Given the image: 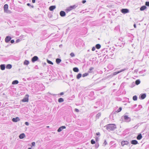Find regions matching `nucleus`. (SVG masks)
Instances as JSON below:
<instances>
[{
    "mask_svg": "<svg viewBox=\"0 0 149 149\" xmlns=\"http://www.w3.org/2000/svg\"><path fill=\"white\" fill-rule=\"evenodd\" d=\"M95 47H96V48L97 49H99L101 48V46L100 44H97L96 45Z\"/></svg>",
    "mask_w": 149,
    "mask_h": 149,
    "instance_id": "25",
    "label": "nucleus"
},
{
    "mask_svg": "<svg viewBox=\"0 0 149 149\" xmlns=\"http://www.w3.org/2000/svg\"><path fill=\"white\" fill-rule=\"evenodd\" d=\"M146 8V6H141L140 8V10L143 11Z\"/></svg>",
    "mask_w": 149,
    "mask_h": 149,
    "instance_id": "16",
    "label": "nucleus"
},
{
    "mask_svg": "<svg viewBox=\"0 0 149 149\" xmlns=\"http://www.w3.org/2000/svg\"><path fill=\"white\" fill-rule=\"evenodd\" d=\"M61 94V95H62L63 94H62V93H61V94Z\"/></svg>",
    "mask_w": 149,
    "mask_h": 149,
    "instance_id": "51",
    "label": "nucleus"
},
{
    "mask_svg": "<svg viewBox=\"0 0 149 149\" xmlns=\"http://www.w3.org/2000/svg\"><path fill=\"white\" fill-rule=\"evenodd\" d=\"M129 142L127 141H123L121 142V145L122 146H124L125 145H127L128 144Z\"/></svg>",
    "mask_w": 149,
    "mask_h": 149,
    "instance_id": "4",
    "label": "nucleus"
},
{
    "mask_svg": "<svg viewBox=\"0 0 149 149\" xmlns=\"http://www.w3.org/2000/svg\"><path fill=\"white\" fill-rule=\"evenodd\" d=\"M95 141L93 139H92L91 141V143L92 144H93L95 143Z\"/></svg>",
    "mask_w": 149,
    "mask_h": 149,
    "instance_id": "33",
    "label": "nucleus"
},
{
    "mask_svg": "<svg viewBox=\"0 0 149 149\" xmlns=\"http://www.w3.org/2000/svg\"><path fill=\"white\" fill-rule=\"evenodd\" d=\"M28 149H32L31 148H29Z\"/></svg>",
    "mask_w": 149,
    "mask_h": 149,
    "instance_id": "50",
    "label": "nucleus"
},
{
    "mask_svg": "<svg viewBox=\"0 0 149 149\" xmlns=\"http://www.w3.org/2000/svg\"><path fill=\"white\" fill-rule=\"evenodd\" d=\"M11 68L12 65L10 64H8L6 65V68L8 69H10Z\"/></svg>",
    "mask_w": 149,
    "mask_h": 149,
    "instance_id": "21",
    "label": "nucleus"
},
{
    "mask_svg": "<svg viewBox=\"0 0 149 149\" xmlns=\"http://www.w3.org/2000/svg\"><path fill=\"white\" fill-rule=\"evenodd\" d=\"M47 127L49 128V126H47Z\"/></svg>",
    "mask_w": 149,
    "mask_h": 149,
    "instance_id": "49",
    "label": "nucleus"
},
{
    "mask_svg": "<svg viewBox=\"0 0 149 149\" xmlns=\"http://www.w3.org/2000/svg\"><path fill=\"white\" fill-rule=\"evenodd\" d=\"M141 82L140 80L139 79H137L135 81V84L136 85L139 84Z\"/></svg>",
    "mask_w": 149,
    "mask_h": 149,
    "instance_id": "22",
    "label": "nucleus"
},
{
    "mask_svg": "<svg viewBox=\"0 0 149 149\" xmlns=\"http://www.w3.org/2000/svg\"><path fill=\"white\" fill-rule=\"evenodd\" d=\"M56 8V6H50L49 9L50 10L52 11Z\"/></svg>",
    "mask_w": 149,
    "mask_h": 149,
    "instance_id": "14",
    "label": "nucleus"
},
{
    "mask_svg": "<svg viewBox=\"0 0 149 149\" xmlns=\"http://www.w3.org/2000/svg\"><path fill=\"white\" fill-rule=\"evenodd\" d=\"M70 55L72 57H74L75 56L74 54L72 52L70 54Z\"/></svg>",
    "mask_w": 149,
    "mask_h": 149,
    "instance_id": "35",
    "label": "nucleus"
},
{
    "mask_svg": "<svg viewBox=\"0 0 149 149\" xmlns=\"http://www.w3.org/2000/svg\"><path fill=\"white\" fill-rule=\"evenodd\" d=\"M11 38L10 37L8 36H7L5 39V41L7 43L9 42L11 39Z\"/></svg>",
    "mask_w": 149,
    "mask_h": 149,
    "instance_id": "7",
    "label": "nucleus"
},
{
    "mask_svg": "<svg viewBox=\"0 0 149 149\" xmlns=\"http://www.w3.org/2000/svg\"><path fill=\"white\" fill-rule=\"evenodd\" d=\"M66 128L65 126H62L60 127L58 130V132L61 131L63 129H65Z\"/></svg>",
    "mask_w": 149,
    "mask_h": 149,
    "instance_id": "9",
    "label": "nucleus"
},
{
    "mask_svg": "<svg viewBox=\"0 0 149 149\" xmlns=\"http://www.w3.org/2000/svg\"><path fill=\"white\" fill-rule=\"evenodd\" d=\"M25 136V135L24 133H22L20 134L19 136V137L20 139H22Z\"/></svg>",
    "mask_w": 149,
    "mask_h": 149,
    "instance_id": "13",
    "label": "nucleus"
},
{
    "mask_svg": "<svg viewBox=\"0 0 149 149\" xmlns=\"http://www.w3.org/2000/svg\"><path fill=\"white\" fill-rule=\"evenodd\" d=\"M63 101V100L62 98H59V99L58 100V102H62Z\"/></svg>",
    "mask_w": 149,
    "mask_h": 149,
    "instance_id": "28",
    "label": "nucleus"
},
{
    "mask_svg": "<svg viewBox=\"0 0 149 149\" xmlns=\"http://www.w3.org/2000/svg\"><path fill=\"white\" fill-rule=\"evenodd\" d=\"M31 7H32V8H33V6H31Z\"/></svg>",
    "mask_w": 149,
    "mask_h": 149,
    "instance_id": "52",
    "label": "nucleus"
},
{
    "mask_svg": "<svg viewBox=\"0 0 149 149\" xmlns=\"http://www.w3.org/2000/svg\"><path fill=\"white\" fill-rule=\"evenodd\" d=\"M77 6H76V5H74L73 6H70V7L67 8L66 9V10L68 11H70L73 9L75 8Z\"/></svg>",
    "mask_w": 149,
    "mask_h": 149,
    "instance_id": "2",
    "label": "nucleus"
},
{
    "mask_svg": "<svg viewBox=\"0 0 149 149\" xmlns=\"http://www.w3.org/2000/svg\"><path fill=\"white\" fill-rule=\"evenodd\" d=\"M121 12L124 14H125L129 12L128 10L127 9H123L121 10Z\"/></svg>",
    "mask_w": 149,
    "mask_h": 149,
    "instance_id": "6",
    "label": "nucleus"
},
{
    "mask_svg": "<svg viewBox=\"0 0 149 149\" xmlns=\"http://www.w3.org/2000/svg\"><path fill=\"white\" fill-rule=\"evenodd\" d=\"M125 70V69H122L121 70H120V71H118L117 72H113V75H116L117 74H118V73H119L124 71Z\"/></svg>",
    "mask_w": 149,
    "mask_h": 149,
    "instance_id": "11",
    "label": "nucleus"
},
{
    "mask_svg": "<svg viewBox=\"0 0 149 149\" xmlns=\"http://www.w3.org/2000/svg\"><path fill=\"white\" fill-rule=\"evenodd\" d=\"M20 120V119L18 117H17L16 118H13L12 119V121L13 122H16Z\"/></svg>",
    "mask_w": 149,
    "mask_h": 149,
    "instance_id": "8",
    "label": "nucleus"
},
{
    "mask_svg": "<svg viewBox=\"0 0 149 149\" xmlns=\"http://www.w3.org/2000/svg\"><path fill=\"white\" fill-rule=\"evenodd\" d=\"M138 143V142L136 140H132L131 141V143L132 144L136 145Z\"/></svg>",
    "mask_w": 149,
    "mask_h": 149,
    "instance_id": "15",
    "label": "nucleus"
},
{
    "mask_svg": "<svg viewBox=\"0 0 149 149\" xmlns=\"http://www.w3.org/2000/svg\"><path fill=\"white\" fill-rule=\"evenodd\" d=\"M47 63L49 64H51V65H53V63L51 61L49 60H47Z\"/></svg>",
    "mask_w": 149,
    "mask_h": 149,
    "instance_id": "29",
    "label": "nucleus"
},
{
    "mask_svg": "<svg viewBox=\"0 0 149 149\" xmlns=\"http://www.w3.org/2000/svg\"><path fill=\"white\" fill-rule=\"evenodd\" d=\"M81 76V74L80 73H79L77 76V79L80 78Z\"/></svg>",
    "mask_w": 149,
    "mask_h": 149,
    "instance_id": "26",
    "label": "nucleus"
},
{
    "mask_svg": "<svg viewBox=\"0 0 149 149\" xmlns=\"http://www.w3.org/2000/svg\"><path fill=\"white\" fill-rule=\"evenodd\" d=\"M88 73H86L83 74V77H84L88 76Z\"/></svg>",
    "mask_w": 149,
    "mask_h": 149,
    "instance_id": "32",
    "label": "nucleus"
},
{
    "mask_svg": "<svg viewBox=\"0 0 149 149\" xmlns=\"http://www.w3.org/2000/svg\"><path fill=\"white\" fill-rule=\"evenodd\" d=\"M38 59V58L37 56H34L32 59V61L33 62H34L35 61H37Z\"/></svg>",
    "mask_w": 149,
    "mask_h": 149,
    "instance_id": "10",
    "label": "nucleus"
},
{
    "mask_svg": "<svg viewBox=\"0 0 149 149\" xmlns=\"http://www.w3.org/2000/svg\"><path fill=\"white\" fill-rule=\"evenodd\" d=\"M60 15L61 17H63L65 16V13L63 11H61L60 13Z\"/></svg>",
    "mask_w": 149,
    "mask_h": 149,
    "instance_id": "12",
    "label": "nucleus"
},
{
    "mask_svg": "<svg viewBox=\"0 0 149 149\" xmlns=\"http://www.w3.org/2000/svg\"><path fill=\"white\" fill-rule=\"evenodd\" d=\"M36 0H32V2L34 3L35 2Z\"/></svg>",
    "mask_w": 149,
    "mask_h": 149,
    "instance_id": "45",
    "label": "nucleus"
},
{
    "mask_svg": "<svg viewBox=\"0 0 149 149\" xmlns=\"http://www.w3.org/2000/svg\"><path fill=\"white\" fill-rule=\"evenodd\" d=\"M5 66L4 65L2 64L0 65V68L2 70H4L5 69Z\"/></svg>",
    "mask_w": 149,
    "mask_h": 149,
    "instance_id": "18",
    "label": "nucleus"
},
{
    "mask_svg": "<svg viewBox=\"0 0 149 149\" xmlns=\"http://www.w3.org/2000/svg\"><path fill=\"white\" fill-rule=\"evenodd\" d=\"M61 60L58 58L56 59V62L58 64H59L61 62Z\"/></svg>",
    "mask_w": 149,
    "mask_h": 149,
    "instance_id": "19",
    "label": "nucleus"
},
{
    "mask_svg": "<svg viewBox=\"0 0 149 149\" xmlns=\"http://www.w3.org/2000/svg\"><path fill=\"white\" fill-rule=\"evenodd\" d=\"M73 71L75 72H78L79 71V69L77 68H74L73 69Z\"/></svg>",
    "mask_w": 149,
    "mask_h": 149,
    "instance_id": "23",
    "label": "nucleus"
},
{
    "mask_svg": "<svg viewBox=\"0 0 149 149\" xmlns=\"http://www.w3.org/2000/svg\"><path fill=\"white\" fill-rule=\"evenodd\" d=\"M29 97V96L28 95H26L25 97L22 100V102H28Z\"/></svg>",
    "mask_w": 149,
    "mask_h": 149,
    "instance_id": "3",
    "label": "nucleus"
},
{
    "mask_svg": "<svg viewBox=\"0 0 149 149\" xmlns=\"http://www.w3.org/2000/svg\"><path fill=\"white\" fill-rule=\"evenodd\" d=\"M35 142H33L31 143L32 146H34L35 145Z\"/></svg>",
    "mask_w": 149,
    "mask_h": 149,
    "instance_id": "38",
    "label": "nucleus"
},
{
    "mask_svg": "<svg viewBox=\"0 0 149 149\" xmlns=\"http://www.w3.org/2000/svg\"><path fill=\"white\" fill-rule=\"evenodd\" d=\"M129 118L127 116L125 115L124 116V119L125 120H128Z\"/></svg>",
    "mask_w": 149,
    "mask_h": 149,
    "instance_id": "31",
    "label": "nucleus"
},
{
    "mask_svg": "<svg viewBox=\"0 0 149 149\" xmlns=\"http://www.w3.org/2000/svg\"><path fill=\"white\" fill-rule=\"evenodd\" d=\"M122 110V108L121 107H120L117 110V112H119L120 111Z\"/></svg>",
    "mask_w": 149,
    "mask_h": 149,
    "instance_id": "36",
    "label": "nucleus"
},
{
    "mask_svg": "<svg viewBox=\"0 0 149 149\" xmlns=\"http://www.w3.org/2000/svg\"><path fill=\"white\" fill-rule=\"evenodd\" d=\"M96 135H100V133L99 132H98L97 133H96Z\"/></svg>",
    "mask_w": 149,
    "mask_h": 149,
    "instance_id": "46",
    "label": "nucleus"
},
{
    "mask_svg": "<svg viewBox=\"0 0 149 149\" xmlns=\"http://www.w3.org/2000/svg\"><path fill=\"white\" fill-rule=\"evenodd\" d=\"M145 5L146 6H149V2L147 1L145 3Z\"/></svg>",
    "mask_w": 149,
    "mask_h": 149,
    "instance_id": "37",
    "label": "nucleus"
},
{
    "mask_svg": "<svg viewBox=\"0 0 149 149\" xmlns=\"http://www.w3.org/2000/svg\"><path fill=\"white\" fill-rule=\"evenodd\" d=\"M29 63V62L28 61L25 60L24 62V64L25 65H28Z\"/></svg>",
    "mask_w": 149,
    "mask_h": 149,
    "instance_id": "27",
    "label": "nucleus"
},
{
    "mask_svg": "<svg viewBox=\"0 0 149 149\" xmlns=\"http://www.w3.org/2000/svg\"><path fill=\"white\" fill-rule=\"evenodd\" d=\"M18 81L17 80H15L13 81L12 82V84H18Z\"/></svg>",
    "mask_w": 149,
    "mask_h": 149,
    "instance_id": "24",
    "label": "nucleus"
},
{
    "mask_svg": "<svg viewBox=\"0 0 149 149\" xmlns=\"http://www.w3.org/2000/svg\"><path fill=\"white\" fill-rule=\"evenodd\" d=\"M95 48L94 47H92V51H94L95 50Z\"/></svg>",
    "mask_w": 149,
    "mask_h": 149,
    "instance_id": "39",
    "label": "nucleus"
},
{
    "mask_svg": "<svg viewBox=\"0 0 149 149\" xmlns=\"http://www.w3.org/2000/svg\"><path fill=\"white\" fill-rule=\"evenodd\" d=\"M134 27L135 28H136V25L135 24H134Z\"/></svg>",
    "mask_w": 149,
    "mask_h": 149,
    "instance_id": "48",
    "label": "nucleus"
},
{
    "mask_svg": "<svg viewBox=\"0 0 149 149\" xmlns=\"http://www.w3.org/2000/svg\"><path fill=\"white\" fill-rule=\"evenodd\" d=\"M3 9L5 12L7 13L8 9V5L7 4L4 5Z\"/></svg>",
    "mask_w": 149,
    "mask_h": 149,
    "instance_id": "5",
    "label": "nucleus"
},
{
    "mask_svg": "<svg viewBox=\"0 0 149 149\" xmlns=\"http://www.w3.org/2000/svg\"><path fill=\"white\" fill-rule=\"evenodd\" d=\"M86 0H83V1H82V3H86Z\"/></svg>",
    "mask_w": 149,
    "mask_h": 149,
    "instance_id": "44",
    "label": "nucleus"
},
{
    "mask_svg": "<svg viewBox=\"0 0 149 149\" xmlns=\"http://www.w3.org/2000/svg\"><path fill=\"white\" fill-rule=\"evenodd\" d=\"M93 69V67H91L89 68V72L90 73H91L92 72L91 70Z\"/></svg>",
    "mask_w": 149,
    "mask_h": 149,
    "instance_id": "34",
    "label": "nucleus"
},
{
    "mask_svg": "<svg viewBox=\"0 0 149 149\" xmlns=\"http://www.w3.org/2000/svg\"><path fill=\"white\" fill-rule=\"evenodd\" d=\"M104 144L105 145H106L107 144V142L106 141H104Z\"/></svg>",
    "mask_w": 149,
    "mask_h": 149,
    "instance_id": "43",
    "label": "nucleus"
},
{
    "mask_svg": "<svg viewBox=\"0 0 149 149\" xmlns=\"http://www.w3.org/2000/svg\"><path fill=\"white\" fill-rule=\"evenodd\" d=\"M75 111H76L77 112H78L79 111V110L77 109H75Z\"/></svg>",
    "mask_w": 149,
    "mask_h": 149,
    "instance_id": "41",
    "label": "nucleus"
},
{
    "mask_svg": "<svg viewBox=\"0 0 149 149\" xmlns=\"http://www.w3.org/2000/svg\"><path fill=\"white\" fill-rule=\"evenodd\" d=\"M146 96V95L145 94H143L141 96V98L142 99H144Z\"/></svg>",
    "mask_w": 149,
    "mask_h": 149,
    "instance_id": "20",
    "label": "nucleus"
},
{
    "mask_svg": "<svg viewBox=\"0 0 149 149\" xmlns=\"http://www.w3.org/2000/svg\"><path fill=\"white\" fill-rule=\"evenodd\" d=\"M133 99L135 101L137 100V97L136 95L134 96L133 97Z\"/></svg>",
    "mask_w": 149,
    "mask_h": 149,
    "instance_id": "30",
    "label": "nucleus"
},
{
    "mask_svg": "<svg viewBox=\"0 0 149 149\" xmlns=\"http://www.w3.org/2000/svg\"><path fill=\"white\" fill-rule=\"evenodd\" d=\"M10 42L11 43H13L14 42V40H11Z\"/></svg>",
    "mask_w": 149,
    "mask_h": 149,
    "instance_id": "40",
    "label": "nucleus"
},
{
    "mask_svg": "<svg viewBox=\"0 0 149 149\" xmlns=\"http://www.w3.org/2000/svg\"><path fill=\"white\" fill-rule=\"evenodd\" d=\"M116 128L115 124H109L107 125V129L108 130H113Z\"/></svg>",
    "mask_w": 149,
    "mask_h": 149,
    "instance_id": "1",
    "label": "nucleus"
},
{
    "mask_svg": "<svg viewBox=\"0 0 149 149\" xmlns=\"http://www.w3.org/2000/svg\"><path fill=\"white\" fill-rule=\"evenodd\" d=\"M27 5L28 6H31V5L29 3H28Z\"/></svg>",
    "mask_w": 149,
    "mask_h": 149,
    "instance_id": "47",
    "label": "nucleus"
},
{
    "mask_svg": "<svg viewBox=\"0 0 149 149\" xmlns=\"http://www.w3.org/2000/svg\"><path fill=\"white\" fill-rule=\"evenodd\" d=\"M25 124L26 125H29V123L28 122H26Z\"/></svg>",
    "mask_w": 149,
    "mask_h": 149,
    "instance_id": "42",
    "label": "nucleus"
},
{
    "mask_svg": "<svg viewBox=\"0 0 149 149\" xmlns=\"http://www.w3.org/2000/svg\"><path fill=\"white\" fill-rule=\"evenodd\" d=\"M142 138V136L141 134H139L137 137L136 139L137 140H139Z\"/></svg>",
    "mask_w": 149,
    "mask_h": 149,
    "instance_id": "17",
    "label": "nucleus"
}]
</instances>
